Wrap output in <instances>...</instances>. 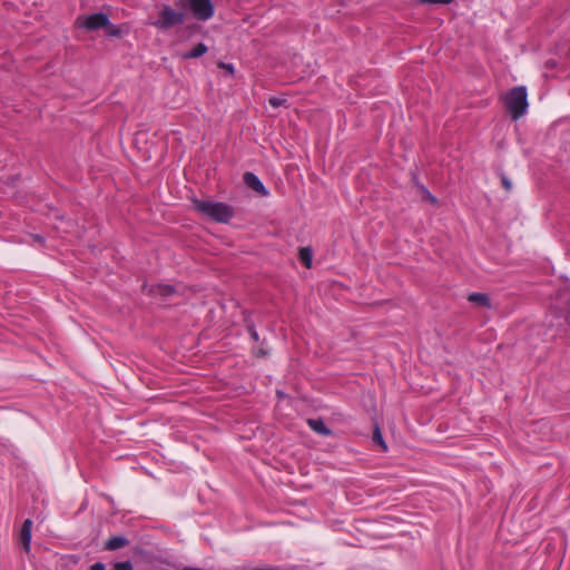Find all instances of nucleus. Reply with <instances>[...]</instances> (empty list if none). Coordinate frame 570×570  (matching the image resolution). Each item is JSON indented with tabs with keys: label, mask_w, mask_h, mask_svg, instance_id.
I'll return each mask as SVG.
<instances>
[{
	"label": "nucleus",
	"mask_w": 570,
	"mask_h": 570,
	"mask_svg": "<svg viewBox=\"0 0 570 570\" xmlns=\"http://www.w3.org/2000/svg\"><path fill=\"white\" fill-rule=\"evenodd\" d=\"M218 67L222 69H225L230 76H234V73H235V68L232 63H226V62L220 61L218 63Z\"/></svg>",
	"instance_id": "nucleus-20"
},
{
	"label": "nucleus",
	"mask_w": 570,
	"mask_h": 570,
	"mask_svg": "<svg viewBox=\"0 0 570 570\" xmlns=\"http://www.w3.org/2000/svg\"><path fill=\"white\" fill-rule=\"evenodd\" d=\"M129 544V540L124 535H115L109 538L105 544L104 550L106 551H116L118 549L125 548Z\"/></svg>",
	"instance_id": "nucleus-9"
},
{
	"label": "nucleus",
	"mask_w": 570,
	"mask_h": 570,
	"mask_svg": "<svg viewBox=\"0 0 570 570\" xmlns=\"http://www.w3.org/2000/svg\"><path fill=\"white\" fill-rule=\"evenodd\" d=\"M142 291L154 297L167 298L176 293V288L169 284H157L148 287L147 284L142 285Z\"/></svg>",
	"instance_id": "nucleus-6"
},
{
	"label": "nucleus",
	"mask_w": 570,
	"mask_h": 570,
	"mask_svg": "<svg viewBox=\"0 0 570 570\" xmlns=\"http://www.w3.org/2000/svg\"><path fill=\"white\" fill-rule=\"evenodd\" d=\"M181 570H205V569L195 568V567H184Z\"/></svg>",
	"instance_id": "nucleus-25"
},
{
	"label": "nucleus",
	"mask_w": 570,
	"mask_h": 570,
	"mask_svg": "<svg viewBox=\"0 0 570 570\" xmlns=\"http://www.w3.org/2000/svg\"><path fill=\"white\" fill-rule=\"evenodd\" d=\"M207 51L208 47L205 43L199 42L191 50L181 53V58L186 60L196 59L204 56Z\"/></svg>",
	"instance_id": "nucleus-12"
},
{
	"label": "nucleus",
	"mask_w": 570,
	"mask_h": 570,
	"mask_svg": "<svg viewBox=\"0 0 570 570\" xmlns=\"http://www.w3.org/2000/svg\"><path fill=\"white\" fill-rule=\"evenodd\" d=\"M193 208L200 215L220 224H227L234 217V208L222 202H212L205 199L193 198Z\"/></svg>",
	"instance_id": "nucleus-1"
},
{
	"label": "nucleus",
	"mask_w": 570,
	"mask_h": 570,
	"mask_svg": "<svg viewBox=\"0 0 570 570\" xmlns=\"http://www.w3.org/2000/svg\"><path fill=\"white\" fill-rule=\"evenodd\" d=\"M500 178H501V184H502V187L507 190V191H510L512 189V183L511 180L504 175V174H501L500 175Z\"/></svg>",
	"instance_id": "nucleus-19"
},
{
	"label": "nucleus",
	"mask_w": 570,
	"mask_h": 570,
	"mask_svg": "<svg viewBox=\"0 0 570 570\" xmlns=\"http://www.w3.org/2000/svg\"><path fill=\"white\" fill-rule=\"evenodd\" d=\"M176 7L187 8L198 21H208L215 14V6L212 0H177Z\"/></svg>",
	"instance_id": "nucleus-4"
},
{
	"label": "nucleus",
	"mask_w": 570,
	"mask_h": 570,
	"mask_svg": "<svg viewBox=\"0 0 570 570\" xmlns=\"http://www.w3.org/2000/svg\"><path fill=\"white\" fill-rule=\"evenodd\" d=\"M243 180L247 187L259 194L261 196H268L269 193L262 180L254 173L247 171L243 176Z\"/></svg>",
	"instance_id": "nucleus-7"
},
{
	"label": "nucleus",
	"mask_w": 570,
	"mask_h": 570,
	"mask_svg": "<svg viewBox=\"0 0 570 570\" xmlns=\"http://www.w3.org/2000/svg\"><path fill=\"white\" fill-rule=\"evenodd\" d=\"M183 9L163 4L157 13V19L151 24L158 30H169L183 24L187 17Z\"/></svg>",
	"instance_id": "nucleus-2"
},
{
	"label": "nucleus",
	"mask_w": 570,
	"mask_h": 570,
	"mask_svg": "<svg viewBox=\"0 0 570 570\" xmlns=\"http://www.w3.org/2000/svg\"><path fill=\"white\" fill-rule=\"evenodd\" d=\"M569 315H570V311H569Z\"/></svg>",
	"instance_id": "nucleus-26"
},
{
	"label": "nucleus",
	"mask_w": 570,
	"mask_h": 570,
	"mask_svg": "<svg viewBox=\"0 0 570 570\" xmlns=\"http://www.w3.org/2000/svg\"><path fill=\"white\" fill-rule=\"evenodd\" d=\"M252 570H297L296 567L282 568V567H268V568H253Z\"/></svg>",
	"instance_id": "nucleus-22"
},
{
	"label": "nucleus",
	"mask_w": 570,
	"mask_h": 570,
	"mask_svg": "<svg viewBox=\"0 0 570 570\" xmlns=\"http://www.w3.org/2000/svg\"><path fill=\"white\" fill-rule=\"evenodd\" d=\"M372 441L375 445H379L382 449V451H387V445L383 439L381 429L377 424L374 428Z\"/></svg>",
	"instance_id": "nucleus-15"
},
{
	"label": "nucleus",
	"mask_w": 570,
	"mask_h": 570,
	"mask_svg": "<svg viewBox=\"0 0 570 570\" xmlns=\"http://www.w3.org/2000/svg\"><path fill=\"white\" fill-rule=\"evenodd\" d=\"M32 520L26 519L21 525L19 540L22 543L23 550L26 552L30 551V542H31V529H32Z\"/></svg>",
	"instance_id": "nucleus-8"
},
{
	"label": "nucleus",
	"mask_w": 570,
	"mask_h": 570,
	"mask_svg": "<svg viewBox=\"0 0 570 570\" xmlns=\"http://www.w3.org/2000/svg\"><path fill=\"white\" fill-rule=\"evenodd\" d=\"M245 322H246V325H247V332L250 336V338L255 342H258L259 341V335L256 331V327H255V324L248 320V318H245Z\"/></svg>",
	"instance_id": "nucleus-16"
},
{
	"label": "nucleus",
	"mask_w": 570,
	"mask_h": 570,
	"mask_svg": "<svg viewBox=\"0 0 570 570\" xmlns=\"http://www.w3.org/2000/svg\"><path fill=\"white\" fill-rule=\"evenodd\" d=\"M89 570H106V566L102 562H96L90 566Z\"/></svg>",
	"instance_id": "nucleus-23"
},
{
	"label": "nucleus",
	"mask_w": 570,
	"mask_h": 570,
	"mask_svg": "<svg viewBox=\"0 0 570 570\" xmlns=\"http://www.w3.org/2000/svg\"><path fill=\"white\" fill-rule=\"evenodd\" d=\"M268 354V352L264 348H259L257 352H256V356L257 357H264Z\"/></svg>",
	"instance_id": "nucleus-24"
},
{
	"label": "nucleus",
	"mask_w": 570,
	"mask_h": 570,
	"mask_svg": "<svg viewBox=\"0 0 570 570\" xmlns=\"http://www.w3.org/2000/svg\"><path fill=\"white\" fill-rule=\"evenodd\" d=\"M454 0H420V3H431V4H450Z\"/></svg>",
	"instance_id": "nucleus-21"
},
{
	"label": "nucleus",
	"mask_w": 570,
	"mask_h": 570,
	"mask_svg": "<svg viewBox=\"0 0 570 570\" xmlns=\"http://www.w3.org/2000/svg\"><path fill=\"white\" fill-rule=\"evenodd\" d=\"M504 106L514 120L522 117L529 106L527 88L523 86L512 88L504 97Z\"/></svg>",
	"instance_id": "nucleus-3"
},
{
	"label": "nucleus",
	"mask_w": 570,
	"mask_h": 570,
	"mask_svg": "<svg viewBox=\"0 0 570 570\" xmlns=\"http://www.w3.org/2000/svg\"><path fill=\"white\" fill-rule=\"evenodd\" d=\"M298 259L305 267L309 268L312 266V261H313V254H312L311 248H308V247L299 248Z\"/></svg>",
	"instance_id": "nucleus-14"
},
{
	"label": "nucleus",
	"mask_w": 570,
	"mask_h": 570,
	"mask_svg": "<svg viewBox=\"0 0 570 570\" xmlns=\"http://www.w3.org/2000/svg\"><path fill=\"white\" fill-rule=\"evenodd\" d=\"M420 189L423 193L425 199H428L431 204L435 205L438 203V198L432 195L424 185H420Z\"/></svg>",
	"instance_id": "nucleus-17"
},
{
	"label": "nucleus",
	"mask_w": 570,
	"mask_h": 570,
	"mask_svg": "<svg viewBox=\"0 0 570 570\" xmlns=\"http://www.w3.org/2000/svg\"><path fill=\"white\" fill-rule=\"evenodd\" d=\"M307 424L315 433L320 435L330 436L333 434V431L326 426L322 419H309Z\"/></svg>",
	"instance_id": "nucleus-10"
},
{
	"label": "nucleus",
	"mask_w": 570,
	"mask_h": 570,
	"mask_svg": "<svg viewBox=\"0 0 570 570\" xmlns=\"http://www.w3.org/2000/svg\"><path fill=\"white\" fill-rule=\"evenodd\" d=\"M286 101H287V100H286L285 98H282V97H271V98L268 99L269 105H271L272 107H274V108H278V107H281V106L285 105V104H286Z\"/></svg>",
	"instance_id": "nucleus-18"
},
{
	"label": "nucleus",
	"mask_w": 570,
	"mask_h": 570,
	"mask_svg": "<svg viewBox=\"0 0 570 570\" xmlns=\"http://www.w3.org/2000/svg\"><path fill=\"white\" fill-rule=\"evenodd\" d=\"M108 14L104 12L91 13L83 18L80 27L85 28L88 31H95L101 29L108 24Z\"/></svg>",
	"instance_id": "nucleus-5"
},
{
	"label": "nucleus",
	"mask_w": 570,
	"mask_h": 570,
	"mask_svg": "<svg viewBox=\"0 0 570 570\" xmlns=\"http://www.w3.org/2000/svg\"><path fill=\"white\" fill-rule=\"evenodd\" d=\"M105 31L108 37L120 38L125 33L128 32V28H124L122 26L110 23V21L108 20V24L105 27Z\"/></svg>",
	"instance_id": "nucleus-13"
},
{
	"label": "nucleus",
	"mask_w": 570,
	"mask_h": 570,
	"mask_svg": "<svg viewBox=\"0 0 570 570\" xmlns=\"http://www.w3.org/2000/svg\"><path fill=\"white\" fill-rule=\"evenodd\" d=\"M468 301L480 307L491 308L490 297L484 293H471L468 296Z\"/></svg>",
	"instance_id": "nucleus-11"
}]
</instances>
